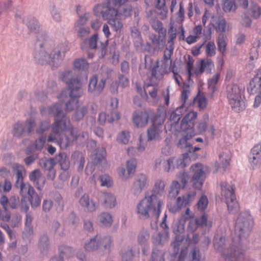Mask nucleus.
I'll return each instance as SVG.
<instances>
[{
	"instance_id": "1",
	"label": "nucleus",
	"mask_w": 261,
	"mask_h": 261,
	"mask_svg": "<svg viewBox=\"0 0 261 261\" xmlns=\"http://www.w3.org/2000/svg\"><path fill=\"white\" fill-rule=\"evenodd\" d=\"M63 105L58 103L53 107L44 108L41 110L43 115H53L55 116V122L52 126V132L54 134L70 130L71 138L64 136L57 141L58 144L61 149H65L72 144L73 141L79 140L84 142L88 138L87 132H83L80 133L76 128L70 127V121L62 111Z\"/></svg>"
},
{
	"instance_id": "2",
	"label": "nucleus",
	"mask_w": 261,
	"mask_h": 261,
	"mask_svg": "<svg viewBox=\"0 0 261 261\" xmlns=\"http://www.w3.org/2000/svg\"><path fill=\"white\" fill-rule=\"evenodd\" d=\"M45 35L40 34L35 43L34 58L41 64L45 63L58 62L62 60L68 50L67 47H55L47 42H44Z\"/></svg>"
},
{
	"instance_id": "3",
	"label": "nucleus",
	"mask_w": 261,
	"mask_h": 261,
	"mask_svg": "<svg viewBox=\"0 0 261 261\" xmlns=\"http://www.w3.org/2000/svg\"><path fill=\"white\" fill-rule=\"evenodd\" d=\"M162 204L163 202L154 194L145 195L137 203L135 212L141 219H158Z\"/></svg>"
},
{
	"instance_id": "4",
	"label": "nucleus",
	"mask_w": 261,
	"mask_h": 261,
	"mask_svg": "<svg viewBox=\"0 0 261 261\" xmlns=\"http://www.w3.org/2000/svg\"><path fill=\"white\" fill-rule=\"evenodd\" d=\"M61 79L66 83L68 89L70 90V100L66 104V109L68 111H72L78 106L77 98L81 97L83 91L82 86V82L80 79L70 70L65 71L62 74Z\"/></svg>"
},
{
	"instance_id": "5",
	"label": "nucleus",
	"mask_w": 261,
	"mask_h": 261,
	"mask_svg": "<svg viewBox=\"0 0 261 261\" xmlns=\"http://www.w3.org/2000/svg\"><path fill=\"white\" fill-rule=\"evenodd\" d=\"M225 238L217 234L214 239V247L221 253L226 261H242L244 258V253L239 246H231L226 250L225 248Z\"/></svg>"
},
{
	"instance_id": "6",
	"label": "nucleus",
	"mask_w": 261,
	"mask_h": 261,
	"mask_svg": "<svg viewBox=\"0 0 261 261\" xmlns=\"http://www.w3.org/2000/svg\"><path fill=\"white\" fill-rule=\"evenodd\" d=\"M253 225L252 216L248 211L242 212L237 218L235 225V233L238 237L239 242L247 237Z\"/></svg>"
},
{
	"instance_id": "7",
	"label": "nucleus",
	"mask_w": 261,
	"mask_h": 261,
	"mask_svg": "<svg viewBox=\"0 0 261 261\" xmlns=\"http://www.w3.org/2000/svg\"><path fill=\"white\" fill-rule=\"evenodd\" d=\"M242 89L236 85H228L227 87V96L232 109L239 112L245 108V102L242 97Z\"/></svg>"
},
{
	"instance_id": "8",
	"label": "nucleus",
	"mask_w": 261,
	"mask_h": 261,
	"mask_svg": "<svg viewBox=\"0 0 261 261\" xmlns=\"http://www.w3.org/2000/svg\"><path fill=\"white\" fill-rule=\"evenodd\" d=\"M188 160V154H184L182 159L174 157L167 160L159 158L156 160L155 167L156 168L162 169L167 172L173 170L175 167H184L187 166L186 161Z\"/></svg>"
},
{
	"instance_id": "9",
	"label": "nucleus",
	"mask_w": 261,
	"mask_h": 261,
	"mask_svg": "<svg viewBox=\"0 0 261 261\" xmlns=\"http://www.w3.org/2000/svg\"><path fill=\"white\" fill-rule=\"evenodd\" d=\"M221 195L227 205L228 210L234 213L239 210V203L236 199L233 186L226 181L221 184Z\"/></svg>"
},
{
	"instance_id": "10",
	"label": "nucleus",
	"mask_w": 261,
	"mask_h": 261,
	"mask_svg": "<svg viewBox=\"0 0 261 261\" xmlns=\"http://www.w3.org/2000/svg\"><path fill=\"white\" fill-rule=\"evenodd\" d=\"M174 47L170 45L168 48H167L164 51L163 58L161 61L162 64L161 65V69L162 70L161 73L157 72L158 69L160 67L159 61H156L155 66L151 69V74L153 76L157 78H162L163 75L170 71L171 67L172 60L171 57L173 54Z\"/></svg>"
},
{
	"instance_id": "11",
	"label": "nucleus",
	"mask_w": 261,
	"mask_h": 261,
	"mask_svg": "<svg viewBox=\"0 0 261 261\" xmlns=\"http://www.w3.org/2000/svg\"><path fill=\"white\" fill-rule=\"evenodd\" d=\"M12 168L16 176L15 187L20 188L19 193L21 197H27V194L29 196L34 190V189L30 184H24L23 182L22 174L25 172L24 168L21 165L14 164Z\"/></svg>"
},
{
	"instance_id": "12",
	"label": "nucleus",
	"mask_w": 261,
	"mask_h": 261,
	"mask_svg": "<svg viewBox=\"0 0 261 261\" xmlns=\"http://www.w3.org/2000/svg\"><path fill=\"white\" fill-rule=\"evenodd\" d=\"M191 169L193 172L191 180L192 185L195 188L200 189L206 178L204 167L202 164L197 163L192 165Z\"/></svg>"
},
{
	"instance_id": "13",
	"label": "nucleus",
	"mask_w": 261,
	"mask_h": 261,
	"mask_svg": "<svg viewBox=\"0 0 261 261\" xmlns=\"http://www.w3.org/2000/svg\"><path fill=\"white\" fill-rule=\"evenodd\" d=\"M76 13L79 16V19L74 24V28L77 33H90V29L88 27L84 26L89 20L91 14L89 12H84L82 8L78 5L76 8Z\"/></svg>"
},
{
	"instance_id": "14",
	"label": "nucleus",
	"mask_w": 261,
	"mask_h": 261,
	"mask_svg": "<svg viewBox=\"0 0 261 261\" xmlns=\"http://www.w3.org/2000/svg\"><path fill=\"white\" fill-rule=\"evenodd\" d=\"M212 222L207 220V215L205 214H203L200 217L190 219L188 223L187 230L188 233H192L199 226L210 228L212 226Z\"/></svg>"
},
{
	"instance_id": "15",
	"label": "nucleus",
	"mask_w": 261,
	"mask_h": 261,
	"mask_svg": "<svg viewBox=\"0 0 261 261\" xmlns=\"http://www.w3.org/2000/svg\"><path fill=\"white\" fill-rule=\"evenodd\" d=\"M167 217V215L165 214L161 224V227L163 230L152 237V242L155 244H163L169 240V227L166 223Z\"/></svg>"
},
{
	"instance_id": "16",
	"label": "nucleus",
	"mask_w": 261,
	"mask_h": 261,
	"mask_svg": "<svg viewBox=\"0 0 261 261\" xmlns=\"http://www.w3.org/2000/svg\"><path fill=\"white\" fill-rule=\"evenodd\" d=\"M195 195L196 193L193 192L187 196L178 197L175 204H170L168 205L169 211L172 213L179 212L182 207L186 206L191 202Z\"/></svg>"
},
{
	"instance_id": "17",
	"label": "nucleus",
	"mask_w": 261,
	"mask_h": 261,
	"mask_svg": "<svg viewBox=\"0 0 261 261\" xmlns=\"http://www.w3.org/2000/svg\"><path fill=\"white\" fill-rule=\"evenodd\" d=\"M249 162L254 169L261 166V141L255 144L251 149L249 157Z\"/></svg>"
},
{
	"instance_id": "18",
	"label": "nucleus",
	"mask_w": 261,
	"mask_h": 261,
	"mask_svg": "<svg viewBox=\"0 0 261 261\" xmlns=\"http://www.w3.org/2000/svg\"><path fill=\"white\" fill-rule=\"evenodd\" d=\"M137 160L131 159L126 162V171L124 167H120L118 169L119 175L124 179H129L133 175L135 171L137 166Z\"/></svg>"
},
{
	"instance_id": "19",
	"label": "nucleus",
	"mask_w": 261,
	"mask_h": 261,
	"mask_svg": "<svg viewBox=\"0 0 261 261\" xmlns=\"http://www.w3.org/2000/svg\"><path fill=\"white\" fill-rule=\"evenodd\" d=\"M106 84V80L102 79L98 82V76L93 75L90 79L88 85V92L94 95H99L103 91Z\"/></svg>"
},
{
	"instance_id": "20",
	"label": "nucleus",
	"mask_w": 261,
	"mask_h": 261,
	"mask_svg": "<svg viewBox=\"0 0 261 261\" xmlns=\"http://www.w3.org/2000/svg\"><path fill=\"white\" fill-rule=\"evenodd\" d=\"M148 180L147 176L143 174L138 175L135 179V181L131 188L132 193L138 195L140 194L142 190L147 186Z\"/></svg>"
},
{
	"instance_id": "21",
	"label": "nucleus",
	"mask_w": 261,
	"mask_h": 261,
	"mask_svg": "<svg viewBox=\"0 0 261 261\" xmlns=\"http://www.w3.org/2000/svg\"><path fill=\"white\" fill-rule=\"evenodd\" d=\"M197 117V113L194 111H190L186 114L183 118L181 124L180 128L182 132H186L194 129V121Z\"/></svg>"
},
{
	"instance_id": "22",
	"label": "nucleus",
	"mask_w": 261,
	"mask_h": 261,
	"mask_svg": "<svg viewBox=\"0 0 261 261\" xmlns=\"http://www.w3.org/2000/svg\"><path fill=\"white\" fill-rule=\"evenodd\" d=\"M56 162L54 159L43 158L39 160L40 166L48 172L47 176L48 179L53 180L56 176V170L54 168Z\"/></svg>"
},
{
	"instance_id": "23",
	"label": "nucleus",
	"mask_w": 261,
	"mask_h": 261,
	"mask_svg": "<svg viewBox=\"0 0 261 261\" xmlns=\"http://www.w3.org/2000/svg\"><path fill=\"white\" fill-rule=\"evenodd\" d=\"M79 203L85 211L88 212H94L98 208V204L91 199L87 194H83L79 200Z\"/></svg>"
},
{
	"instance_id": "24",
	"label": "nucleus",
	"mask_w": 261,
	"mask_h": 261,
	"mask_svg": "<svg viewBox=\"0 0 261 261\" xmlns=\"http://www.w3.org/2000/svg\"><path fill=\"white\" fill-rule=\"evenodd\" d=\"M214 67V64L210 59L200 60L197 62V67L195 70V73L198 75L203 72L210 73Z\"/></svg>"
},
{
	"instance_id": "25",
	"label": "nucleus",
	"mask_w": 261,
	"mask_h": 261,
	"mask_svg": "<svg viewBox=\"0 0 261 261\" xmlns=\"http://www.w3.org/2000/svg\"><path fill=\"white\" fill-rule=\"evenodd\" d=\"M101 204L106 208L113 209L117 206V201L115 195L110 192L102 194L100 197Z\"/></svg>"
},
{
	"instance_id": "26",
	"label": "nucleus",
	"mask_w": 261,
	"mask_h": 261,
	"mask_svg": "<svg viewBox=\"0 0 261 261\" xmlns=\"http://www.w3.org/2000/svg\"><path fill=\"white\" fill-rule=\"evenodd\" d=\"M248 91L252 94L261 93V68L258 69L256 75L250 82Z\"/></svg>"
},
{
	"instance_id": "27",
	"label": "nucleus",
	"mask_w": 261,
	"mask_h": 261,
	"mask_svg": "<svg viewBox=\"0 0 261 261\" xmlns=\"http://www.w3.org/2000/svg\"><path fill=\"white\" fill-rule=\"evenodd\" d=\"M84 248L87 252H93L100 249V235L96 234L86 240Z\"/></svg>"
},
{
	"instance_id": "28",
	"label": "nucleus",
	"mask_w": 261,
	"mask_h": 261,
	"mask_svg": "<svg viewBox=\"0 0 261 261\" xmlns=\"http://www.w3.org/2000/svg\"><path fill=\"white\" fill-rule=\"evenodd\" d=\"M149 233L146 230H143L138 236V242L142 247L143 253L147 255L149 252L150 247L148 243Z\"/></svg>"
},
{
	"instance_id": "29",
	"label": "nucleus",
	"mask_w": 261,
	"mask_h": 261,
	"mask_svg": "<svg viewBox=\"0 0 261 261\" xmlns=\"http://www.w3.org/2000/svg\"><path fill=\"white\" fill-rule=\"evenodd\" d=\"M148 115L143 111H135L133 114V121L138 127L145 126L148 123Z\"/></svg>"
},
{
	"instance_id": "30",
	"label": "nucleus",
	"mask_w": 261,
	"mask_h": 261,
	"mask_svg": "<svg viewBox=\"0 0 261 261\" xmlns=\"http://www.w3.org/2000/svg\"><path fill=\"white\" fill-rule=\"evenodd\" d=\"M212 28H214L216 33H225L227 28V22L225 19L219 18L215 23H210L206 29V33H212Z\"/></svg>"
},
{
	"instance_id": "31",
	"label": "nucleus",
	"mask_w": 261,
	"mask_h": 261,
	"mask_svg": "<svg viewBox=\"0 0 261 261\" xmlns=\"http://www.w3.org/2000/svg\"><path fill=\"white\" fill-rule=\"evenodd\" d=\"M22 21L28 27L32 33H38L40 31V25L38 20L32 16H28L24 18Z\"/></svg>"
},
{
	"instance_id": "32",
	"label": "nucleus",
	"mask_w": 261,
	"mask_h": 261,
	"mask_svg": "<svg viewBox=\"0 0 261 261\" xmlns=\"http://www.w3.org/2000/svg\"><path fill=\"white\" fill-rule=\"evenodd\" d=\"M149 38L156 48L161 49L164 47L166 43V34H150Z\"/></svg>"
},
{
	"instance_id": "33",
	"label": "nucleus",
	"mask_w": 261,
	"mask_h": 261,
	"mask_svg": "<svg viewBox=\"0 0 261 261\" xmlns=\"http://www.w3.org/2000/svg\"><path fill=\"white\" fill-rule=\"evenodd\" d=\"M163 128L156 126L152 125L147 129L148 141H155L159 139L162 133Z\"/></svg>"
},
{
	"instance_id": "34",
	"label": "nucleus",
	"mask_w": 261,
	"mask_h": 261,
	"mask_svg": "<svg viewBox=\"0 0 261 261\" xmlns=\"http://www.w3.org/2000/svg\"><path fill=\"white\" fill-rule=\"evenodd\" d=\"M183 132L182 137L179 140L177 145L179 148H186L190 147V144L188 141L195 136V133L194 130Z\"/></svg>"
},
{
	"instance_id": "35",
	"label": "nucleus",
	"mask_w": 261,
	"mask_h": 261,
	"mask_svg": "<svg viewBox=\"0 0 261 261\" xmlns=\"http://www.w3.org/2000/svg\"><path fill=\"white\" fill-rule=\"evenodd\" d=\"M107 152L105 148L103 147L100 148L96 150V153L94 154V162L97 165H105L107 164L106 159Z\"/></svg>"
},
{
	"instance_id": "36",
	"label": "nucleus",
	"mask_w": 261,
	"mask_h": 261,
	"mask_svg": "<svg viewBox=\"0 0 261 261\" xmlns=\"http://www.w3.org/2000/svg\"><path fill=\"white\" fill-rule=\"evenodd\" d=\"M219 78L220 74L216 73L208 80L207 84L209 91L208 95L211 98L213 97L214 93L217 89V84Z\"/></svg>"
},
{
	"instance_id": "37",
	"label": "nucleus",
	"mask_w": 261,
	"mask_h": 261,
	"mask_svg": "<svg viewBox=\"0 0 261 261\" xmlns=\"http://www.w3.org/2000/svg\"><path fill=\"white\" fill-rule=\"evenodd\" d=\"M98 218L100 224L102 226L110 227L113 224V219L112 216L109 212H102L98 215Z\"/></svg>"
},
{
	"instance_id": "38",
	"label": "nucleus",
	"mask_w": 261,
	"mask_h": 261,
	"mask_svg": "<svg viewBox=\"0 0 261 261\" xmlns=\"http://www.w3.org/2000/svg\"><path fill=\"white\" fill-rule=\"evenodd\" d=\"M188 108L184 104L177 108L174 112H173L170 116V120L173 121V123H177L180 119L181 116L185 114L187 111Z\"/></svg>"
},
{
	"instance_id": "39",
	"label": "nucleus",
	"mask_w": 261,
	"mask_h": 261,
	"mask_svg": "<svg viewBox=\"0 0 261 261\" xmlns=\"http://www.w3.org/2000/svg\"><path fill=\"white\" fill-rule=\"evenodd\" d=\"M119 5L117 8L118 12V18L120 17H127L130 15L132 11V7L129 5H125L124 3L117 4Z\"/></svg>"
},
{
	"instance_id": "40",
	"label": "nucleus",
	"mask_w": 261,
	"mask_h": 261,
	"mask_svg": "<svg viewBox=\"0 0 261 261\" xmlns=\"http://www.w3.org/2000/svg\"><path fill=\"white\" fill-rule=\"evenodd\" d=\"M183 22L171 19L168 33H185Z\"/></svg>"
},
{
	"instance_id": "41",
	"label": "nucleus",
	"mask_w": 261,
	"mask_h": 261,
	"mask_svg": "<svg viewBox=\"0 0 261 261\" xmlns=\"http://www.w3.org/2000/svg\"><path fill=\"white\" fill-rule=\"evenodd\" d=\"M113 239L111 237L100 236V249L106 252H109L112 246Z\"/></svg>"
},
{
	"instance_id": "42",
	"label": "nucleus",
	"mask_w": 261,
	"mask_h": 261,
	"mask_svg": "<svg viewBox=\"0 0 261 261\" xmlns=\"http://www.w3.org/2000/svg\"><path fill=\"white\" fill-rule=\"evenodd\" d=\"M57 161L60 164L61 168L64 171L67 170L70 167V162L67 159L65 153L61 152L56 157Z\"/></svg>"
},
{
	"instance_id": "43",
	"label": "nucleus",
	"mask_w": 261,
	"mask_h": 261,
	"mask_svg": "<svg viewBox=\"0 0 261 261\" xmlns=\"http://www.w3.org/2000/svg\"><path fill=\"white\" fill-rule=\"evenodd\" d=\"M230 157L226 153L222 152L219 154V166L217 170L222 169V172L226 171L227 167L229 165Z\"/></svg>"
},
{
	"instance_id": "44",
	"label": "nucleus",
	"mask_w": 261,
	"mask_h": 261,
	"mask_svg": "<svg viewBox=\"0 0 261 261\" xmlns=\"http://www.w3.org/2000/svg\"><path fill=\"white\" fill-rule=\"evenodd\" d=\"M155 8L160 11L158 13L161 15V18H166L168 12V9L166 6V0H155Z\"/></svg>"
},
{
	"instance_id": "45",
	"label": "nucleus",
	"mask_w": 261,
	"mask_h": 261,
	"mask_svg": "<svg viewBox=\"0 0 261 261\" xmlns=\"http://www.w3.org/2000/svg\"><path fill=\"white\" fill-rule=\"evenodd\" d=\"M28 198L32 208H35L40 205L41 198L35 190L28 196Z\"/></svg>"
},
{
	"instance_id": "46",
	"label": "nucleus",
	"mask_w": 261,
	"mask_h": 261,
	"mask_svg": "<svg viewBox=\"0 0 261 261\" xmlns=\"http://www.w3.org/2000/svg\"><path fill=\"white\" fill-rule=\"evenodd\" d=\"M165 181L161 179H157L153 188L152 194H154L157 197V195H161L164 193L165 191Z\"/></svg>"
},
{
	"instance_id": "47",
	"label": "nucleus",
	"mask_w": 261,
	"mask_h": 261,
	"mask_svg": "<svg viewBox=\"0 0 261 261\" xmlns=\"http://www.w3.org/2000/svg\"><path fill=\"white\" fill-rule=\"evenodd\" d=\"M237 8V5L233 0L223 1L222 9L225 12H234Z\"/></svg>"
},
{
	"instance_id": "48",
	"label": "nucleus",
	"mask_w": 261,
	"mask_h": 261,
	"mask_svg": "<svg viewBox=\"0 0 261 261\" xmlns=\"http://www.w3.org/2000/svg\"><path fill=\"white\" fill-rule=\"evenodd\" d=\"M38 247L42 252L47 249L49 247V239L47 234L44 233L40 236Z\"/></svg>"
},
{
	"instance_id": "49",
	"label": "nucleus",
	"mask_w": 261,
	"mask_h": 261,
	"mask_svg": "<svg viewBox=\"0 0 261 261\" xmlns=\"http://www.w3.org/2000/svg\"><path fill=\"white\" fill-rule=\"evenodd\" d=\"M185 217L180 218L173 228V232L176 235L182 234L185 230Z\"/></svg>"
},
{
	"instance_id": "50",
	"label": "nucleus",
	"mask_w": 261,
	"mask_h": 261,
	"mask_svg": "<svg viewBox=\"0 0 261 261\" xmlns=\"http://www.w3.org/2000/svg\"><path fill=\"white\" fill-rule=\"evenodd\" d=\"M217 44L219 51L222 54L225 53L227 38L225 34H219L218 37Z\"/></svg>"
},
{
	"instance_id": "51",
	"label": "nucleus",
	"mask_w": 261,
	"mask_h": 261,
	"mask_svg": "<svg viewBox=\"0 0 261 261\" xmlns=\"http://www.w3.org/2000/svg\"><path fill=\"white\" fill-rule=\"evenodd\" d=\"M130 137L129 132L123 130L118 134L117 141L120 144L125 145L128 143Z\"/></svg>"
},
{
	"instance_id": "52",
	"label": "nucleus",
	"mask_w": 261,
	"mask_h": 261,
	"mask_svg": "<svg viewBox=\"0 0 261 261\" xmlns=\"http://www.w3.org/2000/svg\"><path fill=\"white\" fill-rule=\"evenodd\" d=\"M74 67L75 68L87 70L89 68V64L87 61L83 58H78L74 60L73 63Z\"/></svg>"
},
{
	"instance_id": "53",
	"label": "nucleus",
	"mask_w": 261,
	"mask_h": 261,
	"mask_svg": "<svg viewBox=\"0 0 261 261\" xmlns=\"http://www.w3.org/2000/svg\"><path fill=\"white\" fill-rule=\"evenodd\" d=\"M150 23L152 29L156 33H167L166 29H164L163 26V23L158 19L156 18L152 19Z\"/></svg>"
},
{
	"instance_id": "54",
	"label": "nucleus",
	"mask_w": 261,
	"mask_h": 261,
	"mask_svg": "<svg viewBox=\"0 0 261 261\" xmlns=\"http://www.w3.org/2000/svg\"><path fill=\"white\" fill-rule=\"evenodd\" d=\"M180 185L177 181H173L171 184L169 190V196L175 198L179 193Z\"/></svg>"
},
{
	"instance_id": "55",
	"label": "nucleus",
	"mask_w": 261,
	"mask_h": 261,
	"mask_svg": "<svg viewBox=\"0 0 261 261\" xmlns=\"http://www.w3.org/2000/svg\"><path fill=\"white\" fill-rule=\"evenodd\" d=\"M24 132V128L22 124L20 122H17L13 125L12 133L14 136L16 137H19Z\"/></svg>"
},
{
	"instance_id": "56",
	"label": "nucleus",
	"mask_w": 261,
	"mask_h": 261,
	"mask_svg": "<svg viewBox=\"0 0 261 261\" xmlns=\"http://www.w3.org/2000/svg\"><path fill=\"white\" fill-rule=\"evenodd\" d=\"M195 102L197 105L200 110L205 109L207 105V100L203 95H198L195 98Z\"/></svg>"
},
{
	"instance_id": "57",
	"label": "nucleus",
	"mask_w": 261,
	"mask_h": 261,
	"mask_svg": "<svg viewBox=\"0 0 261 261\" xmlns=\"http://www.w3.org/2000/svg\"><path fill=\"white\" fill-rule=\"evenodd\" d=\"M158 88L157 87L151 86L148 91V94L152 99V102L156 104L160 100V97L158 94Z\"/></svg>"
},
{
	"instance_id": "58",
	"label": "nucleus",
	"mask_w": 261,
	"mask_h": 261,
	"mask_svg": "<svg viewBox=\"0 0 261 261\" xmlns=\"http://www.w3.org/2000/svg\"><path fill=\"white\" fill-rule=\"evenodd\" d=\"M165 120V113H163L159 115H156L154 117L152 121V125L156 126V127H160L163 128V124Z\"/></svg>"
},
{
	"instance_id": "59",
	"label": "nucleus",
	"mask_w": 261,
	"mask_h": 261,
	"mask_svg": "<svg viewBox=\"0 0 261 261\" xmlns=\"http://www.w3.org/2000/svg\"><path fill=\"white\" fill-rule=\"evenodd\" d=\"M208 200L206 196H202L197 202V208L199 211L203 212L207 207Z\"/></svg>"
},
{
	"instance_id": "60",
	"label": "nucleus",
	"mask_w": 261,
	"mask_h": 261,
	"mask_svg": "<svg viewBox=\"0 0 261 261\" xmlns=\"http://www.w3.org/2000/svg\"><path fill=\"white\" fill-rule=\"evenodd\" d=\"M59 251L61 254L67 257L71 256L74 253L73 248L66 245H61L59 247Z\"/></svg>"
},
{
	"instance_id": "61",
	"label": "nucleus",
	"mask_w": 261,
	"mask_h": 261,
	"mask_svg": "<svg viewBox=\"0 0 261 261\" xmlns=\"http://www.w3.org/2000/svg\"><path fill=\"white\" fill-rule=\"evenodd\" d=\"M46 141V138L45 137H41L37 139L35 143L32 145V148L33 149L37 150H41L44 146Z\"/></svg>"
},
{
	"instance_id": "62",
	"label": "nucleus",
	"mask_w": 261,
	"mask_h": 261,
	"mask_svg": "<svg viewBox=\"0 0 261 261\" xmlns=\"http://www.w3.org/2000/svg\"><path fill=\"white\" fill-rule=\"evenodd\" d=\"M216 47L214 42H209L206 45L205 53L207 56L212 57L216 54Z\"/></svg>"
},
{
	"instance_id": "63",
	"label": "nucleus",
	"mask_w": 261,
	"mask_h": 261,
	"mask_svg": "<svg viewBox=\"0 0 261 261\" xmlns=\"http://www.w3.org/2000/svg\"><path fill=\"white\" fill-rule=\"evenodd\" d=\"M175 20L178 22H183L185 20V9L182 2L179 3V9L175 14Z\"/></svg>"
},
{
	"instance_id": "64",
	"label": "nucleus",
	"mask_w": 261,
	"mask_h": 261,
	"mask_svg": "<svg viewBox=\"0 0 261 261\" xmlns=\"http://www.w3.org/2000/svg\"><path fill=\"white\" fill-rule=\"evenodd\" d=\"M60 224L57 221H54L51 223V230L60 236H63L65 233L63 230L60 231Z\"/></svg>"
}]
</instances>
